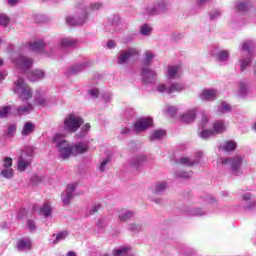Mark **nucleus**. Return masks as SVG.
<instances>
[{
  "mask_svg": "<svg viewBox=\"0 0 256 256\" xmlns=\"http://www.w3.org/2000/svg\"><path fill=\"white\" fill-rule=\"evenodd\" d=\"M83 125V118L75 114H69L64 118L63 129L66 133H77Z\"/></svg>",
  "mask_w": 256,
  "mask_h": 256,
  "instance_id": "obj_6",
  "label": "nucleus"
},
{
  "mask_svg": "<svg viewBox=\"0 0 256 256\" xmlns=\"http://www.w3.org/2000/svg\"><path fill=\"white\" fill-rule=\"evenodd\" d=\"M165 135H167V132H165V130H154L150 135V141H159L161 139H164Z\"/></svg>",
  "mask_w": 256,
  "mask_h": 256,
  "instance_id": "obj_36",
  "label": "nucleus"
},
{
  "mask_svg": "<svg viewBox=\"0 0 256 256\" xmlns=\"http://www.w3.org/2000/svg\"><path fill=\"white\" fill-rule=\"evenodd\" d=\"M29 81H41V79H43V77H45V72L43 70H39V69H35L32 72H30L27 75Z\"/></svg>",
  "mask_w": 256,
  "mask_h": 256,
  "instance_id": "obj_29",
  "label": "nucleus"
},
{
  "mask_svg": "<svg viewBox=\"0 0 256 256\" xmlns=\"http://www.w3.org/2000/svg\"><path fill=\"white\" fill-rule=\"evenodd\" d=\"M69 237V233L67 231H62L56 234L55 239L52 241L53 245H57L58 243H61L62 241H65V239Z\"/></svg>",
  "mask_w": 256,
  "mask_h": 256,
  "instance_id": "obj_42",
  "label": "nucleus"
},
{
  "mask_svg": "<svg viewBox=\"0 0 256 256\" xmlns=\"http://www.w3.org/2000/svg\"><path fill=\"white\" fill-rule=\"evenodd\" d=\"M35 131V125L33 122H26L24 123V126L22 128V136L23 137H28V135H31V133H34Z\"/></svg>",
  "mask_w": 256,
  "mask_h": 256,
  "instance_id": "obj_34",
  "label": "nucleus"
},
{
  "mask_svg": "<svg viewBox=\"0 0 256 256\" xmlns=\"http://www.w3.org/2000/svg\"><path fill=\"white\" fill-rule=\"evenodd\" d=\"M89 151V144L85 142H78L72 144V155H83Z\"/></svg>",
  "mask_w": 256,
  "mask_h": 256,
  "instance_id": "obj_20",
  "label": "nucleus"
},
{
  "mask_svg": "<svg viewBox=\"0 0 256 256\" xmlns=\"http://www.w3.org/2000/svg\"><path fill=\"white\" fill-rule=\"evenodd\" d=\"M53 213V208L51 207V204L49 202L44 203L43 206H41L38 210V214L41 217H45L46 219L51 217Z\"/></svg>",
  "mask_w": 256,
  "mask_h": 256,
  "instance_id": "obj_27",
  "label": "nucleus"
},
{
  "mask_svg": "<svg viewBox=\"0 0 256 256\" xmlns=\"http://www.w3.org/2000/svg\"><path fill=\"white\" fill-rule=\"evenodd\" d=\"M198 135H199V137H201V139L207 140L210 137H213V135H215V134H214L213 130H207V129L203 128L198 131Z\"/></svg>",
  "mask_w": 256,
  "mask_h": 256,
  "instance_id": "obj_45",
  "label": "nucleus"
},
{
  "mask_svg": "<svg viewBox=\"0 0 256 256\" xmlns=\"http://www.w3.org/2000/svg\"><path fill=\"white\" fill-rule=\"evenodd\" d=\"M185 89V84L183 83H170V95L171 93H179Z\"/></svg>",
  "mask_w": 256,
  "mask_h": 256,
  "instance_id": "obj_43",
  "label": "nucleus"
},
{
  "mask_svg": "<svg viewBox=\"0 0 256 256\" xmlns=\"http://www.w3.org/2000/svg\"><path fill=\"white\" fill-rule=\"evenodd\" d=\"M75 45H77L75 38L63 37L58 41L56 47H59L60 49H69V47H75Z\"/></svg>",
  "mask_w": 256,
  "mask_h": 256,
  "instance_id": "obj_22",
  "label": "nucleus"
},
{
  "mask_svg": "<svg viewBox=\"0 0 256 256\" xmlns=\"http://www.w3.org/2000/svg\"><path fill=\"white\" fill-rule=\"evenodd\" d=\"M66 25L69 27H75V25H83L87 21V12H83L80 16L68 15L65 18Z\"/></svg>",
  "mask_w": 256,
  "mask_h": 256,
  "instance_id": "obj_13",
  "label": "nucleus"
},
{
  "mask_svg": "<svg viewBox=\"0 0 256 256\" xmlns=\"http://www.w3.org/2000/svg\"><path fill=\"white\" fill-rule=\"evenodd\" d=\"M6 51L10 55L12 63L16 65L17 69L23 71V73L29 71V69L33 67V58L23 55V50H21V48H17L15 45L10 44Z\"/></svg>",
  "mask_w": 256,
  "mask_h": 256,
  "instance_id": "obj_1",
  "label": "nucleus"
},
{
  "mask_svg": "<svg viewBox=\"0 0 256 256\" xmlns=\"http://www.w3.org/2000/svg\"><path fill=\"white\" fill-rule=\"evenodd\" d=\"M182 75H183V68L181 67L180 64L169 65L167 67L166 77L170 81H173L175 79H181Z\"/></svg>",
  "mask_w": 256,
  "mask_h": 256,
  "instance_id": "obj_11",
  "label": "nucleus"
},
{
  "mask_svg": "<svg viewBox=\"0 0 256 256\" xmlns=\"http://www.w3.org/2000/svg\"><path fill=\"white\" fill-rule=\"evenodd\" d=\"M153 31V28L149 24H143L140 26V35L143 37H149Z\"/></svg>",
  "mask_w": 256,
  "mask_h": 256,
  "instance_id": "obj_44",
  "label": "nucleus"
},
{
  "mask_svg": "<svg viewBox=\"0 0 256 256\" xmlns=\"http://www.w3.org/2000/svg\"><path fill=\"white\" fill-rule=\"evenodd\" d=\"M2 177H5V179H12L13 178V169L12 168H4L1 171Z\"/></svg>",
  "mask_w": 256,
  "mask_h": 256,
  "instance_id": "obj_49",
  "label": "nucleus"
},
{
  "mask_svg": "<svg viewBox=\"0 0 256 256\" xmlns=\"http://www.w3.org/2000/svg\"><path fill=\"white\" fill-rule=\"evenodd\" d=\"M211 130L214 135H222V133L227 131V125H225V121L223 120H216L213 122Z\"/></svg>",
  "mask_w": 256,
  "mask_h": 256,
  "instance_id": "obj_21",
  "label": "nucleus"
},
{
  "mask_svg": "<svg viewBox=\"0 0 256 256\" xmlns=\"http://www.w3.org/2000/svg\"><path fill=\"white\" fill-rule=\"evenodd\" d=\"M27 226L30 231H35L37 229V226L35 225V221H33V220H28Z\"/></svg>",
  "mask_w": 256,
  "mask_h": 256,
  "instance_id": "obj_62",
  "label": "nucleus"
},
{
  "mask_svg": "<svg viewBox=\"0 0 256 256\" xmlns=\"http://www.w3.org/2000/svg\"><path fill=\"white\" fill-rule=\"evenodd\" d=\"M219 165H229V172L233 177H241L243 175V156L237 155L234 157L218 158Z\"/></svg>",
  "mask_w": 256,
  "mask_h": 256,
  "instance_id": "obj_3",
  "label": "nucleus"
},
{
  "mask_svg": "<svg viewBox=\"0 0 256 256\" xmlns=\"http://www.w3.org/2000/svg\"><path fill=\"white\" fill-rule=\"evenodd\" d=\"M118 217L120 221H129V219H133L135 217V212L122 209L118 212Z\"/></svg>",
  "mask_w": 256,
  "mask_h": 256,
  "instance_id": "obj_30",
  "label": "nucleus"
},
{
  "mask_svg": "<svg viewBox=\"0 0 256 256\" xmlns=\"http://www.w3.org/2000/svg\"><path fill=\"white\" fill-rule=\"evenodd\" d=\"M154 57H155V54L151 51H147L144 54V61H143V66L141 70V75H142V81L145 85H154L155 81H157V71L149 67Z\"/></svg>",
  "mask_w": 256,
  "mask_h": 256,
  "instance_id": "obj_2",
  "label": "nucleus"
},
{
  "mask_svg": "<svg viewBox=\"0 0 256 256\" xmlns=\"http://www.w3.org/2000/svg\"><path fill=\"white\" fill-rule=\"evenodd\" d=\"M219 97V92L215 89H204L200 94L202 101H215Z\"/></svg>",
  "mask_w": 256,
  "mask_h": 256,
  "instance_id": "obj_19",
  "label": "nucleus"
},
{
  "mask_svg": "<svg viewBox=\"0 0 256 256\" xmlns=\"http://www.w3.org/2000/svg\"><path fill=\"white\" fill-rule=\"evenodd\" d=\"M33 111V104L28 103L16 108L17 115H29Z\"/></svg>",
  "mask_w": 256,
  "mask_h": 256,
  "instance_id": "obj_31",
  "label": "nucleus"
},
{
  "mask_svg": "<svg viewBox=\"0 0 256 256\" xmlns=\"http://www.w3.org/2000/svg\"><path fill=\"white\" fill-rule=\"evenodd\" d=\"M216 59L221 63H227L229 61V52L227 50H220L216 54Z\"/></svg>",
  "mask_w": 256,
  "mask_h": 256,
  "instance_id": "obj_41",
  "label": "nucleus"
},
{
  "mask_svg": "<svg viewBox=\"0 0 256 256\" xmlns=\"http://www.w3.org/2000/svg\"><path fill=\"white\" fill-rule=\"evenodd\" d=\"M129 231H132L133 233H137L138 231H141V225L132 223L128 225Z\"/></svg>",
  "mask_w": 256,
  "mask_h": 256,
  "instance_id": "obj_57",
  "label": "nucleus"
},
{
  "mask_svg": "<svg viewBox=\"0 0 256 256\" xmlns=\"http://www.w3.org/2000/svg\"><path fill=\"white\" fill-rule=\"evenodd\" d=\"M145 161H147V156L145 155L134 156L130 159V165L131 167H134V169H139V167H141Z\"/></svg>",
  "mask_w": 256,
  "mask_h": 256,
  "instance_id": "obj_26",
  "label": "nucleus"
},
{
  "mask_svg": "<svg viewBox=\"0 0 256 256\" xmlns=\"http://www.w3.org/2000/svg\"><path fill=\"white\" fill-rule=\"evenodd\" d=\"M17 133V124H9L7 129L8 137H13Z\"/></svg>",
  "mask_w": 256,
  "mask_h": 256,
  "instance_id": "obj_53",
  "label": "nucleus"
},
{
  "mask_svg": "<svg viewBox=\"0 0 256 256\" xmlns=\"http://www.w3.org/2000/svg\"><path fill=\"white\" fill-rule=\"evenodd\" d=\"M166 111L169 115H173L174 113H177V106H167Z\"/></svg>",
  "mask_w": 256,
  "mask_h": 256,
  "instance_id": "obj_64",
  "label": "nucleus"
},
{
  "mask_svg": "<svg viewBox=\"0 0 256 256\" xmlns=\"http://www.w3.org/2000/svg\"><path fill=\"white\" fill-rule=\"evenodd\" d=\"M91 129V124L86 123L81 127V130L79 133L76 134V139H85L87 135H89V131Z\"/></svg>",
  "mask_w": 256,
  "mask_h": 256,
  "instance_id": "obj_37",
  "label": "nucleus"
},
{
  "mask_svg": "<svg viewBox=\"0 0 256 256\" xmlns=\"http://www.w3.org/2000/svg\"><path fill=\"white\" fill-rule=\"evenodd\" d=\"M53 143L56 145L61 159H69V157L73 155V145L69 144L68 141L65 140V134H55L53 137Z\"/></svg>",
  "mask_w": 256,
  "mask_h": 256,
  "instance_id": "obj_4",
  "label": "nucleus"
},
{
  "mask_svg": "<svg viewBox=\"0 0 256 256\" xmlns=\"http://www.w3.org/2000/svg\"><path fill=\"white\" fill-rule=\"evenodd\" d=\"M88 94L90 95V97H92V99H97V97H99V89L97 88H91L88 91Z\"/></svg>",
  "mask_w": 256,
  "mask_h": 256,
  "instance_id": "obj_58",
  "label": "nucleus"
},
{
  "mask_svg": "<svg viewBox=\"0 0 256 256\" xmlns=\"http://www.w3.org/2000/svg\"><path fill=\"white\" fill-rule=\"evenodd\" d=\"M9 16H7V14L5 13H1L0 14V25L2 27H7L9 25Z\"/></svg>",
  "mask_w": 256,
  "mask_h": 256,
  "instance_id": "obj_51",
  "label": "nucleus"
},
{
  "mask_svg": "<svg viewBox=\"0 0 256 256\" xmlns=\"http://www.w3.org/2000/svg\"><path fill=\"white\" fill-rule=\"evenodd\" d=\"M198 127L199 129H207V127H209V118L207 116H202Z\"/></svg>",
  "mask_w": 256,
  "mask_h": 256,
  "instance_id": "obj_52",
  "label": "nucleus"
},
{
  "mask_svg": "<svg viewBox=\"0 0 256 256\" xmlns=\"http://www.w3.org/2000/svg\"><path fill=\"white\" fill-rule=\"evenodd\" d=\"M255 45H256L255 40H253V39L245 40L240 45V54L247 55V53H251V49H253V47H255Z\"/></svg>",
  "mask_w": 256,
  "mask_h": 256,
  "instance_id": "obj_25",
  "label": "nucleus"
},
{
  "mask_svg": "<svg viewBox=\"0 0 256 256\" xmlns=\"http://www.w3.org/2000/svg\"><path fill=\"white\" fill-rule=\"evenodd\" d=\"M201 157H203V152H198L196 154V160L193 161L191 158L182 157L179 159L178 163H180V165H184L185 167H193L195 163H199V159H201Z\"/></svg>",
  "mask_w": 256,
  "mask_h": 256,
  "instance_id": "obj_24",
  "label": "nucleus"
},
{
  "mask_svg": "<svg viewBox=\"0 0 256 256\" xmlns=\"http://www.w3.org/2000/svg\"><path fill=\"white\" fill-rule=\"evenodd\" d=\"M12 165H13V159L11 157L4 158L5 169H11Z\"/></svg>",
  "mask_w": 256,
  "mask_h": 256,
  "instance_id": "obj_59",
  "label": "nucleus"
},
{
  "mask_svg": "<svg viewBox=\"0 0 256 256\" xmlns=\"http://www.w3.org/2000/svg\"><path fill=\"white\" fill-rule=\"evenodd\" d=\"M231 106L229 105V103L222 101L217 108L218 111V115H223L225 113H230L231 111Z\"/></svg>",
  "mask_w": 256,
  "mask_h": 256,
  "instance_id": "obj_38",
  "label": "nucleus"
},
{
  "mask_svg": "<svg viewBox=\"0 0 256 256\" xmlns=\"http://www.w3.org/2000/svg\"><path fill=\"white\" fill-rule=\"evenodd\" d=\"M156 91L158 93H166L167 95H170V83H160L156 86Z\"/></svg>",
  "mask_w": 256,
  "mask_h": 256,
  "instance_id": "obj_40",
  "label": "nucleus"
},
{
  "mask_svg": "<svg viewBox=\"0 0 256 256\" xmlns=\"http://www.w3.org/2000/svg\"><path fill=\"white\" fill-rule=\"evenodd\" d=\"M110 161H111L110 158H105V159H103V160L100 162L99 171H100L101 173H103L104 171L107 170V164H109Z\"/></svg>",
  "mask_w": 256,
  "mask_h": 256,
  "instance_id": "obj_54",
  "label": "nucleus"
},
{
  "mask_svg": "<svg viewBox=\"0 0 256 256\" xmlns=\"http://www.w3.org/2000/svg\"><path fill=\"white\" fill-rule=\"evenodd\" d=\"M253 64V57L251 53L240 54V58L238 60V65L240 67V71H246Z\"/></svg>",
  "mask_w": 256,
  "mask_h": 256,
  "instance_id": "obj_17",
  "label": "nucleus"
},
{
  "mask_svg": "<svg viewBox=\"0 0 256 256\" xmlns=\"http://www.w3.org/2000/svg\"><path fill=\"white\" fill-rule=\"evenodd\" d=\"M96 225H97L98 229H103V228L107 227V220L100 219V220H98Z\"/></svg>",
  "mask_w": 256,
  "mask_h": 256,
  "instance_id": "obj_61",
  "label": "nucleus"
},
{
  "mask_svg": "<svg viewBox=\"0 0 256 256\" xmlns=\"http://www.w3.org/2000/svg\"><path fill=\"white\" fill-rule=\"evenodd\" d=\"M49 102V94L42 89H38L34 95V103L38 107H45Z\"/></svg>",
  "mask_w": 256,
  "mask_h": 256,
  "instance_id": "obj_14",
  "label": "nucleus"
},
{
  "mask_svg": "<svg viewBox=\"0 0 256 256\" xmlns=\"http://www.w3.org/2000/svg\"><path fill=\"white\" fill-rule=\"evenodd\" d=\"M87 66V64L85 63H80V64H76L72 67H70V74L71 75H76V73H81V71H83V69H85V67Z\"/></svg>",
  "mask_w": 256,
  "mask_h": 256,
  "instance_id": "obj_46",
  "label": "nucleus"
},
{
  "mask_svg": "<svg viewBox=\"0 0 256 256\" xmlns=\"http://www.w3.org/2000/svg\"><path fill=\"white\" fill-rule=\"evenodd\" d=\"M32 242L29 238H22L17 242L18 251H30Z\"/></svg>",
  "mask_w": 256,
  "mask_h": 256,
  "instance_id": "obj_28",
  "label": "nucleus"
},
{
  "mask_svg": "<svg viewBox=\"0 0 256 256\" xmlns=\"http://www.w3.org/2000/svg\"><path fill=\"white\" fill-rule=\"evenodd\" d=\"M236 11H238V13H245V12L249 11V5L245 2H240L236 6Z\"/></svg>",
  "mask_w": 256,
  "mask_h": 256,
  "instance_id": "obj_48",
  "label": "nucleus"
},
{
  "mask_svg": "<svg viewBox=\"0 0 256 256\" xmlns=\"http://www.w3.org/2000/svg\"><path fill=\"white\" fill-rule=\"evenodd\" d=\"M167 189V183L165 182H158L155 186V193H163Z\"/></svg>",
  "mask_w": 256,
  "mask_h": 256,
  "instance_id": "obj_50",
  "label": "nucleus"
},
{
  "mask_svg": "<svg viewBox=\"0 0 256 256\" xmlns=\"http://www.w3.org/2000/svg\"><path fill=\"white\" fill-rule=\"evenodd\" d=\"M221 149H223V151H226L227 153L235 151V149H237V142H235V140L225 141L221 145Z\"/></svg>",
  "mask_w": 256,
  "mask_h": 256,
  "instance_id": "obj_35",
  "label": "nucleus"
},
{
  "mask_svg": "<svg viewBox=\"0 0 256 256\" xmlns=\"http://www.w3.org/2000/svg\"><path fill=\"white\" fill-rule=\"evenodd\" d=\"M11 111H13L11 105L0 106V119H7L11 115Z\"/></svg>",
  "mask_w": 256,
  "mask_h": 256,
  "instance_id": "obj_39",
  "label": "nucleus"
},
{
  "mask_svg": "<svg viewBox=\"0 0 256 256\" xmlns=\"http://www.w3.org/2000/svg\"><path fill=\"white\" fill-rule=\"evenodd\" d=\"M75 189H77V183L67 185L66 190L61 195L63 205H69L71 203V199L75 195Z\"/></svg>",
  "mask_w": 256,
  "mask_h": 256,
  "instance_id": "obj_12",
  "label": "nucleus"
},
{
  "mask_svg": "<svg viewBox=\"0 0 256 256\" xmlns=\"http://www.w3.org/2000/svg\"><path fill=\"white\" fill-rule=\"evenodd\" d=\"M33 161V152L23 151L18 159V171L24 172L27 167H31Z\"/></svg>",
  "mask_w": 256,
  "mask_h": 256,
  "instance_id": "obj_10",
  "label": "nucleus"
},
{
  "mask_svg": "<svg viewBox=\"0 0 256 256\" xmlns=\"http://www.w3.org/2000/svg\"><path fill=\"white\" fill-rule=\"evenodd\" d=\"M249 93V87L247 86V83L245 82H240L238 85V92L237 95L241 99H245Z\"/></svg>",
  "mask_w": 256,
  "mask_h": 256,
  "instance_id": "obj_33",
  "label": "nucleus"
},
{
  "mask_svg": "<svg viewBox=\"0 0 256 256\" xmlns=\"http://www.w3.org/2000/svg\"><path fill=\"white\" fill-rule=\"evenodd\" d=\"M152 125L153 118H140L133 124V131L134 133H143V131H147V129H149V127H151Z\"/></svg>",
  "mask_w": 256,
  "mask_h": 256,
  "instance_id": "obj_9",
  "label": "nucleus"
},
{
  "mask_svg": "<svg viewBox=\"0 0 256 256\" xmlns=\"http://www.w3.org/2000/svg\"><path fill=\"white\" fill-rule=\"evenodd\" d=\"M101 209V204L100 203H95L90 210L87 212V215H95L97 211Z\"/></svg>",
  "mask_w": 256,
  "mask_h": 256,
  "instance_id": "obj_56",
  "label": "nucleus"
},
{
  "mask_svg": "<svg viewBox=\"0 0 256 256\" xmlns=\"http://www.w3.org/2000/svg\"><path fill=\"white\" fill-rule=\"evenodd\" d=\"M25 47L29 49V51H34L35 53H43L45 49H47V44H45L43 39H38L34 42L26 43Z\"/></svg>",
  "mask_w": 256,
  "mask_h": 256,
  "instance_id": "obj_15",
  "label": "nucleus"
},
{
  "mask_svg": "<svg viewBox=\"0 0 256 256\" xmlns=\"http://www.w3.org/2000/svg\"><path fill=\"white\" fill-rule=\"evenodd\" d=\"M91 11H99L100 9H103V3L101 2H93L89 6Z\"/></svg>",
  "mask_w": 256,
  "mask_h": 256,
  "instance_id": "obj_55",
  "label": "nucleus"
},
{
  "mask_svg": "<svg viewBox=\"0 0 256 256\" xmlns=\"http://www.w3.org/2000/svg\"><path fill=\"white\" fill-rule=\"evenodd\" d=\"M14 85V93L18 95L21 101H29V99L33 97V90L25 83L23 78H18V80L14 82Z\"/></svg>",
  "mask_w": 256,
  "mask_h": 256,
  "instance_id": "obj_5",
  "label": "nucleus"
},
{
  "mask_svg": "<svg viewBox=\"0 0 256 256\" xmlns=\"http://www.w3.org/2000/svg\"><path fill=\"white\" fill-rule=\"evenodd\" d=\"M113 256H135V252L129 246H121L113 250Z\"/></svg>",
  "mask_w": 256,
  "mask_h": 256,
  "instance_id": "obj_23",
  "label": "nucleus"
},
{
  "mask_svg": "<svg viewBox=\"0 0 256 256\" xmlns=\"http://www.w3.org/2000/svg\"><path fill=\"white\" fill-rule=\"evenodd\" d=\"M221 10L219 8H215L209 12V17L211 21H216V19H219L221 17Z\"/></svg>",
  "mask_w": 256,
  "mask_h": 256,
  "instance_id": "obj_47",
  "label": "nucleus"
},
{
  "mask_svg": "<svg viewBox=\"0 0 256 256\" xmlns=\"http://www.w3.org/2000/svg\"><path fill=\"white\" fill-rule=\"evenodd\" d=\"M242 201L244 205V209H253L256 205L255 195L251 192H245L242 194Z\"/></svg>",
  "mask_w": 256,
  "mask_h": 256,
  "instance_id": "obj_18",
  "label": "nucleus"
},
{
  "mask_svg": "<svg viewBox=\"0 0 256 256\" xmlns=\"http://www.w3.org/2000/svg\"><path fill=\"white\" fill-rule=\"evenodd\" d=\"M45 178L43 176H39V175H34L32 178H31V181L32 183H43V180Z\"/></svg>",
  "mask_w": 256,
  "mask_h": 256,
  "instance_id": "obj_60",
  "label": "nucleus"
},
{
  "mask_svg": "<svg viewBox=\"0 0 256 256\" xmlns=\"http://www.w3.org/2000/svg\"><path fill=\"white\" fill-rule=\"evenodd\" d=\"M186 213L187 215H190V217H203V215L207 214V211L202 208L191 207L186 211Z\"/></svg>",
  "mask_w": 256,
  "mask_h": 256,
  "instance_id": "obj_32",
  "label": "nucleus"
},
{
  "mask_svg": "<svg viewBox=\"0 0 256 256\" xmlns=\"http://www.w3.org/2000/svg\"><path fill=\"white\" fill-rule=\"evenodd\" d=\"M141 50L139 48H128L126 50H122L118 54L117 63L118 65H127L131 59H138Z\"/></svg>",
  "mask_w": 256,
  "mask_h": 256,
  "instance_id": "obj_7",
  "label": "nucleus"
},
{
  "mask_svg": "<svg viewBox=\"0 0 256 256\" xmlns=\"http://www.w3.org/2000/svg\"><path fill=\"white\" fill-rule=\"evenodd\" d=\"M25 215H27V209L22 208L18 211L17 219H23V217H25Z\"/></svg>",
  "mask_w": 256,
  "mask_h": 256,
  "instance_id": "obj_63",
  "label": "nucleus"
},
{
  "mask_svg": "<svg viewBox=\"0 0 256 256\" xmlns=\"http://www.w3.org/2000/svg\"><path fill=\"white\" fill-rule=\"evenodd\" d=\"M167 7H169V1L157 0L154 4L146 6L142 13L148 17L151 15H159V13H163Z\"/></svg>",
  "mask_w": 256,
  "mask_h": 256,
  "instance_id": "obj_8",
  "label": "nucleus"
},
{
  "mask_svg": "<svg viewBox=\"0 0 256 256\" xmlns=\"http://www.w3.org/2000/svg\"><path fill=\"white\" fill-rule=\"evenodd\" d=\"M197 113H199L198 107L190 108L181 115L180 119L183 123H187V124L194 123V121L197 119Z\"/></svg>",
  "mask_w": 256,
  "mask_h": 256,
  "instance_id": "obj_16",
  "label": "nucleus"
}]
</instances>
